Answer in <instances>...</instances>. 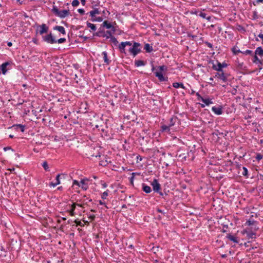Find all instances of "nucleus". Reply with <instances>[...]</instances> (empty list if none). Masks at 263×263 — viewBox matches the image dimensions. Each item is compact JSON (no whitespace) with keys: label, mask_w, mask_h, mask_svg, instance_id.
<instances>
[{"label":"nucleus","mask_w":263,"mask_h":263,"mask_svg":"<svg viewBox=\"0 0 263 263\" xmlns=\"http://www.w3.org/2000/svg\"><path fill=\"white\" fill-rule=\"evenodd\" d=\"M111 33L110 31H106L105 32L100 28L97 32L93 34V35L109 39L111 36Z\"/></svg>","instance_id":"6"},{"label":"nucleus","mask_w":263,"mask_h":263,"mask_svg":"<svg viewBox=\"0 0 263 263\" xmlns=\"http://www.w3.org/2000/svg\"><path fill=\"white\" fill-rule=\"evenodd\" d=\"M258 36L259 38H260V39H262V44H263V34H261V33H260V34L258 35Z\"/></svg>","instance_id":"62"},{"label":"nucleus","mask_w":263,"mask_h":263,"mask_svg":"<svg viewBox=\"0 0 263 263\" xmlns=\"http://www.w3.org/2000/svg\"><path fill=\"white\" fill-rule=\"evenodd\" d=\"M212 69L218 72L222 71L223 68H226L228 66V64L226 62L221 63L220 62L217 61V65H215L213 62H212Z\"/></svg>","instance_id":"5"},{"label":"nucleus","mask_w":263,"mask_h":263,"mask_svg":"<svg viewBox=\"0 0 263 263\" xmlns=\"http://www.w3.org/2000/svg\"><path fill=\"white\" fill-rule=\"evenodd\" d=\"M102 26L106 28L107 29H110L111 28H114V27L110 23H108V21H105L102 24Z\"/></svg>","instance_id":"31"},{"label":"nucleus","mask_w":263,"mask_h":263,"mask_svg":"<svg viewBox=\"0 0 263 263\" xmlns=\"http://www.w3.org/2000/svg\"><path fill=\"white\" fill-rule=\"evenodd\" d=\"M196 95L197 97V100L198 101H201V99L203 98V97L199 94V92L196 93Z\"/></svg>","instance_id":"51"},{"label":"nucleus","mask_w":263,"mask_h":263,"mask_svg":"<svg viewBox=\"0 0 263 263\" xmlns=\"http://www.w3.org/2000/svg\"><path fill=\"white\" fill-rule=\"evenodd\" d=\"M81 2L83 6H85L86 4V1L85 0H81Z\"/></svg>","instance_id":"63"},{"label":"nucleus","mask_w":263,"mask_h":263,"mask_svg":"<svg viewBox=\"0 0 263 263\" xmlns=\"http://www.w3.org/2000/svg\"><path fill=\"white\" fill-rule=\"evenodd\" d=\"M173 87L175 88H178L179 87L182 88L184 89H185V87L184 86L182 83H178V82H174L172 84Z\"/></svg>","instance_id":"26"},{"label":"nucleus","mask_w":263,"mask_h":263,"mask_svg":"<svg viewBox=\"0 0 263 263\" xmlns=\"http://www.w3.org/2000/svg\"><path fill=\"white\" fill-rule=\"evenodd\" d=\"M137 161H138L139 160L141 161L142 160V158L140 155H138L137 156Z\"/></svg>","instance_id":"60"},{"label":"nucleus","mask_w":263,"mask_h":263,"mask_svg":"<svg viewBox=\"0 0 263 263\" xmlns=\"http://www.w3.org/2000/svg\"><path fill=\"white\" fill-rule=\"evenodd\" d=\"M178 120V119L177 116H173L169 120V123L168 125L170 127L173 126L175 124L176 122Z\"/></svg>","instance_id":"15"},{"label":"nucleus","mask_w":263,"mask_h":263,"mask_svg":"<svg viewBox=\"0 0 263 263\" xmlns=\"http://www.w3.org/2000/svg\"><path fill=\"white\" fill-rule=\"evenodd\" d=\"M187 36H188L189 37H192L193 39H195V37H197V36H196V35H192V34H189V33L187 34Z\"/></svg>","instance_id":"59"},{"label":"nucleus","mask_w":263,"mask_h":263,"mask_svg":"<svg viewBox=\"0 0 263 263\" xmlns=\"http://www.w3.org/2000/svg\"><path fill=\"white\" fill-rule=\"evenodd\" d=\"M146 64V62L142 60H135V66L137 67L144 66Z\"/></svg>","instance_id":"28"},{"label":"nucleus","mask_w":263,"mask_h":263,"mask_svg":"<svg viewBox=\"0 0 263 263\" xmlns=\"http://www.w3.org/2000/svg\"><path fill=\"white\" fill-rule=\"evenodd\" d=\"M85 204H83L82 203L80 202V203H76V206H78L81 208H84V205Z\"/></svg>","instance_id":"58"},{"label":"nucleus","mask_w":263,"mask_h":263,"mask_svg":"<svg viewBox=\"0 0 263 263\" xmlns=\"http://www.w3.org/2000/svg\"><path fill=\"white\" fill-rule=\"evenodd\" d=\"M11 128H13L16 130L20 129L22 132H24L25 130V125L21 124H14L13 125H12Z\"/></svg>","instance_id":"18"},{"label":"nucleus","mask_w":263,"mask_h":263,"mask_svg":"<svg viewBox=\"0 0 263 263\" xmlns=\"http://www.w3.org/2000/svg\"><path fill=\"white\" fill-rule=\"evenodd\" d=\"M61 176H64V174H58L56 176V178H55V182H50V184H49V186H53V187H55L57 185H59V184H60V178Z\"/></svg>","instance_id":"12"},{"label":"nucleus","mask_w":263,"mask_h":263,"mask_svg":"<svg viewBox=\"0 0 263 263\" xmlns=\"http://www.w3.org/2000/svg\"><path fill=\"white\" fill-rule=\"evenodd\" d=\"M66 42V39L65 38H60L57 40V43H58L59 44L63 43Z\"/></svg>","instance_id":"46"},{"label":"nucleus","mask_w":263,"mask_h":263,"mask_svg":"<svg viewBox=\"0 0 263 263\" xmlns=\"http://www.w3.org/2000/svg\"><path fill=\"white\" fill-rule=\"evenodd\" d=\"M258 15L257 14V12L256 11H254L253 12V15H252V19L253 20H257L258 18Z\"/></svg>","instance_id":"42"},{"label":"nucleus","mask_w":263,"mask_h":263,"mask_svg":"<svg viewBox=\"0 0 263 263\" xmlns=\"http://www.w3.org/2000/svg\"><path fill=\"white\" fill-rule=\"evenodd\" d=\"M153 186V191L155 192H159L161 190V185L156 179H154L153 181L151 183Z\"/></svg>","instance_id":"9"},{"label":"nucleus","mask_w":263,"mask_h":263,"mask_svg":"<svg viewBox=\"0 0 263 263\" xmlns=\"http://www.w3.org/2000/svg\"><path fill=\"white\" fill-rule=\"evenodd\" d=\"M157 211L158 212V213H161L162 214H163V215H165L166 214V213L165 212H164L163 211L161 210V209H157Z\"/></svg>","instance_id":"57"},{"label":"nucleus","mask_w":263,"mask_h":263,"mask_svg":"<svg viewBox=\"0 0 263 263\" xmlns=\"http://www.w3.org/2000/svg\"><path fill=\"white\" fill-rule=\"evenodd\" d=\"M226 237L235 243H238L239 242L238 238L235 237L234 236L231 235V234H228Z\"/></svg>","instance_id":"19"},{"label":"nucleus","mask_w":263,"mask_h":263,"mask_svg":"<svg viewBox=\"0 0 263 263\" xmlns=\"http://www.w3.org/2000/svg\"><path fill=\"white\" fill-rule=\"evenodd\" d=\"M241 53H243V54H246V55H247V54H249V55H253V51L250 50H246L244 51H242Z\"/></svg>","instance_id":"41"},{"label":"nucleus","mask_w":263,"mask_h":263,"mask_svg":"<svg viewBox=\"0 0 263 263\" xmlns=\"http://www.w3.org/2000/svg\"><path fill=\"white\" fill-rule=\"evenodd\" d=\"M53 29L58 30L64 35L66 34L65 28L63 26H55V27H54Z\"/></svg>","instance_id":"21"},{"label":"nucleus","mask_w":263,"mask_h":263,"mask_svg":"<svg viewBox=\"0 0 263 263\" xmlns=\"http://www.w3.org/2000/svg\"><path fill=\"white\" fill-rule=\"evenodd\" d=\"M109 191L107 190L105 192H103L101 195V198L103 199H105L106 197L108 196Z\"/></svg>","instance_id":"39"},{"label":"nucleus","mask_w":263,"mask_h":263,"mask_svg":"<svg viewBox=\"0 0 263 263\" xmlns=\"http://www.w3.org/2000/svg\"><path fill=\"white\" fill-rule=\"evenodd\" d=\"M229 76L230 74L229 73L225 72L224 70H222V71H218L216 72L215 74L214 78H217L221 80L223 82L226 83Z\"/></svg>","instance_id":"3"},{"label":"nucleus","mask_w":263,"mask_h":263,"mask_svg":"<svg viewBox=\"0 0 263 263\" xmlns=\"http://www.w3.org/2000/svg\"><path fill=\"white\" fill-rule=\"evenodd\" d=\"M141 46V44L138 42H134V44L132 46V47H140Z\"/></svg>","instance_id":"50"},{"label":"nucleus","mask_w":263,"mask_h":263,"mask_svg":"<svg viewBox=\"0 0 263 263\" xmlns=\"http://www.w3.org/2000/svg\"><path fill=\"white\" fill-rule=\"evenodd\" d=\"M4 151H7L8 150H11L12 151H14V150L11 148V146L5 147L4 148Z\"/></svg>","instance_id":"53"},{"label":"nucleus","mask_w":263,"mask_h":263,"mask_svg":"<svg viewBox=\"0 0 263 263\" xmlns=\"http://www.w3.org/2000/svg\"><path fill=\"white\" fill-rule=\"evenodd\" d=\"M49 30V27L45 24H42L41 25H39L37 27L36 30V34L39 33L41 35H43L44 33H46Z\"/></svg>","instance_id":"7"},{"label":"nucleus","mask_w":263,"mask_h":263,"mask_svg":"<svg viewBox=\"0 0 263 263\" xmlns=\"http://www.w3.org/2000/svg\"><path fill=\"white\" fill-rule=\"evenodd\" d=\"M157 193H158L161 196H162V198H164L165 200L166 199L165 196H164V194L161 191V190H160V191L159 192H157ZM167 195V194L165 193V196H166Z\"/></svg>","instance_id":"48"},{"label":"nucleus","mask_w":263,"mask_h":263,"mask_svg":"<svg viewBox=\"0 0 263 263\" xmlns=\"http://www.w3.org/2000/svg\"><path fill=\"white\" fill-rule=\"evenodd\" d=\"M70 207H71L70 210L68 211L71 216H74L76 214V213L74 212V210L76 208V203H73L71 205Z\"/></svg>","instance_id":"23"},{"label":"nucleus","mask_w":263,"mask_h":263,"mask_svg":"<svg viewBox=\"0 0 263 263\" xmlns=\"http://www.w3.org/2000/svg\"><path fill=\"white\" fill-rule=\"evenodd\" d=\"M199 15L203 18H205L209 21H210L211 19V17L210 16H206V14L202 12H200Z\"/></svg>","instance_id":"34"},{"label":"nucleus","mask_w":263,"mask_h":263,"mask_svg":"<svg viewBox=\"0 0 263 263\" xmlns=\"http://www.w3.org/2000/svg\"><path fill=\"white\" fill-rule=\"evenodd\" d=\"M102 186L103 188H105L107 187V184L105 182H103L102 183Z\"/></svg>","instance_id":"61"},{"label":"nucleus","mask_w":263,"mask_h":263,"mask_svg":"<svg viewBox=\"0 0 263 263\" xmlns=\"http://www.w3.org/2000/svg\"><path fill=\"white\" fill-rule=\"evenodd\" d=\"M10 65V63L9 62H6L2 64V65L0 66V71L3 74H5L8 71V69L7 67Z\"/></svg>","instance_id":"11"},{"label":"nucleus","mask_w":263,"mask_h":263,"mask_svg":"<svg viewBox=\"0 0 263 263\" xmlns=\"http://www.w3.org/2000/svg\"><path fill=\"white\" fill-rule=\"evenodd\" d=\"M42 40L43 41L50 44H53L57 43V40L52 35L51 32H50V33L47 35H42Z\"/></svg>","instance_id":"4"},{"label":"nucleus","mask_w":263,"mask_h":263,"mask_svg":"<svg viewBox=\"0 0 263 263\" xmlns=\"http://www.w3.org/2000/svg\"><path fill=\"white\" fill-rule=\"evenodd\" d=\"M246 233L247 234V236L249 239H253L256 238V234L252 231H248L247 230L243 231V234Z\"/></svg>","instance_id":"16"},{"label":"nucleus","mask_w":263,"mask_h":263,"mask_svg":"<svg viewBox=\"0 0 263 263\" xmlns=\"http://www.w3.org/2000/svg\"><path fill=\"white\" fill-rule=\"evenodd\" d=\"M85 180H88V179H82L80 181V183L82 184L81 187L85 191L87 190L88 188L87 184L85 183Z\"/></svg>","instance_id":"29"},{"label":"nucleus","mask_w":263,"mask_h":263,"mask_svg":"<svg viewBox=\"0 0 263 263\" xmlns=\"http://www.w3.org/2000/svg\"><path fill=\"white\" fill-rule=\"evenodd\" d=\"M99 204L101 205H105V203L104 202H103L102 200H99Z\"/></svg>","instance_id":"64"},{"label":"nucleus","mask_w":263,"mask_h":263,"mask_svg":"<svg viewBox=\"0 0 263 263\" xmlns=\"http://www.w3.org/2000/svg\"><path fill=\"white\" fill-rule=\"evenodd\" d=\"M101 13V12L99 10L98 8H95L93 10L90 11V16L91 18L95 17L96 14H99Z\"/></svg>","instance_id":"27"},{"label":"nucleus","mask_w":263,"mask_h":263,"mask_svg":"<svg viewBox=\"0 0 263 263\" xmlns=\"http://www.w3.org/2000/svg\"><path fill=\"white\" fill-rule=\"evenodd\" d=\"M92 199L88 197L86 195H84L81 199L77 200V202L82 203L83 204L87 205L88 202H91Z\"/></svg>","instance_id":"13"},{"label":"nucleus","mask_w":263,"mask_h":263,"mask_svg":"<svg viewBox=\"0 0 263 263\" xmlns=\"http://www.w3.org/2000/svg\"><path fill=\"white\" fill-rule=\"evenodd\" d=\"M212 111L217 115H220L222 114V107L221 106H219L218 107L213 106L212 108Z\"/></svg>","instance_id":"14"},{"label":"nucleus","mask_w":263,"mask_h":263,"mask_svg":"<svg viewBox=\"0 0 263 263\" xmlns=\"http://www.w3.org/2000/svg\"><path fill=\"white\" fill-rule=\"evenodd\" d=\"M204 44L208 46L209 47V48H213V45L211 43L208 42V41H206L204 42Z\"/></svg>","instance_id":"49"},{"label":"nucleus","mask_w":263,"mask_h":263,"mask_svg":"<svg viewBox=\"0 0 263 263\" xmlns=\"http://www.w3.org/2000/svg\"><path fill=\"white\" fill-rule=\"evenodd\" d=\"M258 3H263V0H256V1L253 2L252 4L253 5L256 6V4Z\"/></svg>","instance_id":"52"},{"label":"nucleus","mask_w":263,"mask_h":263,"mask_svg":"<svg viewBox=\"0 0 263 263\" xmlns=\"http://www.w3.org/2000/svg\"><path fill=\"white\" fill-rule=\"evenodd\" d=\"M232 51L235 55L238 54L239 53H241V51L239 49H237L235 47L232 48Z\"/></svg>","instance_id":"40"},{"label":"nucleus","mask_w":263,"mask_h":263,"mask_svg":"<svg viewBox=\"0 0 263 263\" xmlns=\"http://www.w3.org/2000/svg\"><path fill=\"white\" fill-rule=\"evenodd\" d=\"M126 45L132 46V43L129 41H126L122 42L119 45L118 47L121 53H124L125 54H127L125 51V46Z\"/></svg>","instance_id":"8"},{"label":"nucleus","mask_w":263,"mask_h":263,"mask_svg":"<svg viewBox=\"0 0 263 263\" xmlns=\"http://www.w3.org/2000/svg\"><path fill=\"white\" fill-rule=\"evenodd\" d=\"M144 49L146 52L150 53L153 50V48L149 44L146 43L144 45Z\"/></svg>","instance_id":"22"},{"label":"nucleus","mask_w":263,"mask_h":263,"mask_svg":"<svg viewBox=\"0 0 263 263\" xmlns=\"http://www.w3.org/2000/svg\"><path fill=\"white\" fill-rule=\"evenodd\" d=\"M96 218V216L95 215H90L89 216V218L91 220H94Z\"/></svg>","instance_id":"55"},{"label":"nucleus","mask_w":263,"mask_h":263,"mask_svg":"<svg viewBox=\"0 0 263 263\" xmlns=\"http://www.w3.org/2000/svg\"><path fill=\"white\" fill-rule=\"evenodd\" d=\"M242 170H243V172L242 173V175L243 176H245L246 178H249V176H248V169L246 167L243 166L242 167Z\"/></svg>","instance_id":"36"},{"label":"nucleus","mask_w":263,"mask_h":263,"mask_svg":"<svg viewBox=\"0 0 263 263\" xmlns=\"http://www.w3.org/2000/svg\"><path fill=\"white\" fill-rule=\"evenodd\" d=\"M161 131L162 133H171V127L167 125H162L161 126Z\"/></svg>","instance_id":"17"},{"label":"nucleus","mask_w":263,"mask_h":263,"mask_svg":"<svg viewBox=\"0 0 263 263\" xmlns=\"http://www.w3.org/2000/svg\"><path fill=\"white\" fill-rule=\"evenodd\" d=\"M74 222L76 223L77 226H80L82 227L84 226V224L82 223L80 221L75 220Z\"/></svg>","instance_id":"47"},{"label":"nucleus","mask_w":263,"mask_h":263,"mask_svg":"<svg viewBox=\"0 0 263 263\" xmlns=\"http://www.w3.org/2000/svg\"><path fill=\"white\" fill-rule=\"evenodd\" d=\"M78 11L82 15H83L85 13V11L83 9H79Z\"/></svg>","instance_id":"54"},{"label":"nucleus","mask_w":263,"mask_h":263,"mask_svg":"<svg viewBox=\"0 0 263 263\" xmlns=\"http://www.w3.org/2000/svg\"><path fill=\"white\" fill-rule=\"evenodd\" d=\"M87 26L93 31H96L97 29L96 26L95 24H91L88 22H87Z\"/></svg>","instance_id":"35"},{"label":"nucleus","mask_w":263,"mask_h":263,"mask_svg":"<svg viewBox=\"0 0 263 263\" xmlns=\"http://www.w3.org/2000/svg\"><path fill=\"white\" fill-rule=\"evenodd\" d=\"M252 61L253 63L256 64H259V65H262L263 64L262 62L260 60H259L257 56L256 55H253V59Z\"/></svg>","instance_id":"30"},{"label":"nucleus","mask_w":263,"mask_h":263,"mask_svg":"<svg viewBox=\"0 0 263 263\" xmlns=\"http://www.w3.org/2000/svg\"><path fill=\"white\" fill-rule=\"evenodd\" d=\"M142 190L146 193L148 194L152 192V189L149 186L146 185L144 183L142 184Z\"/></svg>","instance_id":"25"},{"label":"nucleus","mask_w":263,"mask_h":263,"mask_svg":"<svg viewBox=\"0 0 263 263\" xmlns=\"http://www.w3.org/2000/svg\"><path fill=\"white\" fill-rule=\"evenodd\" d=\"M73 184L74 185V184H76L77 185H78L79 186H80V182H79L77 180H74L73 181Z\"/></svg>","instance_id":"56"},{"label":"nucleus","mask_w":263,"mask_h":263,"mask_svg":"<svg viewBox=\"0 0 263 263\" xmlns=\"http://www.w3.org/2000/svg\"><path fill=\"white\" fill-rule=\"evenodd\" d=\"M254 55H259L260 57H262L263 56V49L261 47H258L255 51V54Z\"/></svg>","instance_id":"24"},{"label":"nucleus","mask_w":263,"mask_h":263,"mask_svg":"<svg viewBox=\"0 0 263 263\" xmlns=\"http://www.w3.org/2000/svg\"><path fill=\"white\" fill-rule=\"evenodd\" d=\"M256 221H254V220H248L246 221V224L248 226H251V225H253L255 223H256Z\"/></svg>","instance_id":"44"},{"label":"nucleus","mask_w":263,"mask_h":263,"mask_svg":"<svg viewBox=\"0 0 263 263\" xmlns=\"http://www.w3.org/2000/svg\"><path fill=\"white\" fill-rule=\"evenodd\" d=\"M109 38L110 39V42L112 43L114 46H117L118 44V41H117V39L111 34Z\"/></svg>","instance_id":"33"},{"label":"nucleus","mask_w":263,"mask_h":263,"mask_svg":"<svg viewBox=\"0 0 263 263\" xmlns=\"http://www.w3.org/2000/svg\"><path fill=\"white\" fill-rule=\"evenodd\" d=\"M104 63L106 65H109L111 62L107 58V53L106 51H103L102 53Z\"/></svg>","instance_id":"20"},{"label":"nucleus","mask_w":263,"mask_h":263,"mask_svg":"<svg viewBox=\"0 0 263 263\" xmlns=\"http://www.w3.org/2000/svg\"><path fill=\"white\" fill-rule=\"evenodd\" d=\"M263 158V155H262L260 153H257L256 154V159L257 161H259L261 159Z\"/></svg>","instance_id":"43"},{"label":"nucleus","mask_w":263,"mask_h":263,"mask_svg":"<svg viewBox=\"0 0 263 263\" xmlns=\"http://www.w3.org/2000/svg\"><path fill=\"white\" fill-rule=\"evenodd\" d=\"M51 11L57 16L60 18H64L69 14V10H63L60 11L57 6H53Z\"/></svg>","instance_id":"2"},{"label":"nucleus","mask_w":263,"mask_h":263,"mask_svg":"<svg viewBox=\"0 0 263 263\" xmlns=\"http://www.w3.org/2000/svg\"><path fill=\"white\" fill-rule=\"evenodd\" d=\"M79 4H80V2L78 0H73L72 2V5L73 7L78 6L79 5Z\"/></svg>","instance_id":"45"},{"label":"nucleus","mask_w":263,"mask_h":263,"mask_svg":"<svg viewBox=\"0 0 263 263\" xmlns=\"http://www.w3.org/2000/svg\"><path fill=\"white\" fill-rule=\"evenodd\" d=\"M201 101L203 102L206 105H209L213 103L212 100L209 98H202Z\"/></svg>","instance_id":"32"},{"label":"nucleus","mask_w":263,"mask_h":263,"mask_svg":"<svg viewBox=\"0 0 263 263\" xmlns=\"http://www.w3.org/2000/svg\"><path fill=\"white\" fill-rule=\"evenodd\" d=\"M42 166L44 167L45 171H49V168L48 166V164L47 161H45L42 164Z\"/></svg>","instance_id":"37"},{"label":"nucleus","mask_w":263,"mask_h":263,"mask_svg":"<svg viewBox=\"0 0 263 263\" xmlns=\"http://www.w3.org/2000/svg\"><path fill=\"white\" fill-rule=\"evenodd\" d=\"M128 51L135 57L140 53L141 50L139 47H132L129 48Z\"/></svg>","instance_id":"10"},{"label":"nucleus","mask_w":263,"mask_h":263,"mask_svg":"<svg viewBox=\"0 0 263 263\" xmlns=\"http://www.w3.org/2000/svg\"><path fill=\"white\" fill-rule=\"evenodd\" d=\"M152 71L154 72L155 76L158 78L160 82H166L168 81V77H164L162 73V71L167 70V67L166 66L162 65L158 66V69L160 71L156 72H155L156 68L153 64L152 65Z\"/></svg>","instance_id":"1"},{"label":"nucleus","mask_w":263,"mask_h":263,"mask_svg":"<svg viewBox=\"0 0 263 263\" xmlns=\"http://www.w3.org/2000/svg\"><path fill=\"white\" fill-rule=\"evenodd\" d=\"M103 18L102 17H94L91 18V21L92 22H101L103 21Z\"/></svg>","instance_id":"38"}]
</instances>
